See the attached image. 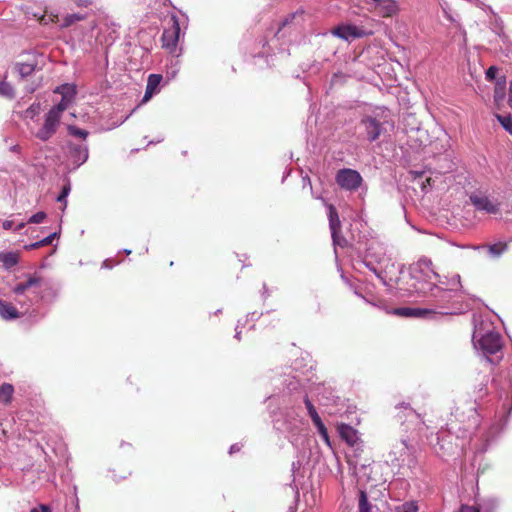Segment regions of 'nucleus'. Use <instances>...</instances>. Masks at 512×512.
Here are the masks:
<instances>
[{"mask_svg":"<svg viewBox=\"0 0 512 512\" xmlns=\"http://www.w3.org/2000/svg\"><path fill=\"white\" fill-rule=\"evenodd\" d=\"M503 98H504L503 88H496L495 95H494L495 101L499 102V101L503 100Z\"/></svg>","mask_w":512,"mask_h":512,"instance_id":"nucleus-45","label":"nucleus"},{"mask_svg":"<svg viewBox=\"0 0 512 512\" xmlns=\"http://www.w3.org/2000/svg\"><path fill=\"white\" fill-rule=\"evenodd\" d=\"M469 412H470V415H469V422H470V424H469L468 428H474V427H476L478 425L479 415L476 412L474 407H471Z\"/></svg>","mask_w":512,"mask_h":512,"instance_id":"nucleus-39","label":"nucleus"},{"mask_svg":"<svg viewBox=\"0 0 512 512\" xmlns=\"http://www.w3.org/2000/svg\"><path fill=\"white\" fill-rule=\"evenodd\" d=\"M102 267H103V268L110 269V268L112 267V265L110 264V261H109V260H105V261L102 263Z\"/></svg>","mask_w":512,"mask_h":512,"instance_id":"nucleus-52","label":"nucleus"},{"mask_svg":"<svg viewBox=\"0 0 512 512\" xmlns=\"http://www.w3.org/2000/svg\"><path fill=\"white\" fill-rule=\"evenodd\" d=\"M31 222H32V216H31V217H29V218H28V220H27V223H28V224H29V223H31Z\"/></svg>","mask_w":512,"mask_h":512,"instance_id":"nucleus-58","label":"nucleus"},{"mask_svg":"<svg viewBox=\"0 0 512 512\" xmlns=\"http://www.w3.org/2000/svg\"><path fill=\"white\" fill-rule=\"evenodd\" d=\"M34 512H52V509L47 504H38L34 506Z\"/></svg>","mask_w":512,"mask_h":512,"instance_id":"nucleus-44","label":"nucleus"},{"mask_svg":"<svg viewBox=\"0 0 512 512\" xmlns=\"http://www.w3.org/2000/svg\"><path fill=\"white\" fill-rule=\"evenodd\" d=\"M508 104L512 108V83H510V86H509Z\"/></svg>","mask_w":512,"mask_h":512,"instance_id":"nucleus-50","label":"nucleus"},{"mask_svg":"<svg viewBox=\"0 0 512 512\" xmlns=\"http://www.w3.org/2000/svg\"><path fill=\"white\" fill-rule=\"evenodd\" d=\"M124 252H125V254H127V255L131 254V250H128V249L124 250Z\"/></svg>","mask_w":512,"mask_h":512,"instance_id":"nucleus-57","label":"nucleus"},{"mask_svg":"<svg viewBox=\"0 0 512 512\" xmlns=\"http://www.w3.org/2000/svg\"><path fill=\"white\" fill-rule=\"evenodd\" d=\"M411 174L414 175V181H416L417 184L421 186L422 191L426 192L427 187L431 186V178L430 177L424 178V175H425L424 172H411Z\"/></svg>","mask_w":512,"mask_h":512,"instance_id":"nucleus-27","label":"nucleus"},{"mask_svg":"<svg viewBox=\"0 0 512 512\" xmlns=\"http://www.w3.org/2000/svg\"><path fill=\"white\" fill-rule=\"evenodd\" d=\"M407 444L405 441H401V443L399 444V455L402 456L403 454H405L406 450H407Z\"/></svg>","mask_w":512,"mask_h":512,"instance_id":"nucleus-48","label":"nucleus"},{"mask_svg":"<svg viewBox=\"0 0 512 512\" xmlns=\"http://www.w3.org/2000/svg\"><path fill=\"white\" fill-rule=\"evenodd\" d=\"M393 313L402 317H414V318H428L436 312L426 308H409L402 307L393 310Z\"/></svg>","mask_w":512,"mask_h":512,"instance_id":"nucleus-14","label":"nucleus"},{"mask_svg":"<svg viewBox=\"0 0 512 512\" xmlns=\"http://www.w3.org/2000/svg\"><path fill=\"white\" fill-rule=\"evenodd\" d=\"M361 124L365 128L367 139L371 142L377 140L383 132L382 123L374 117H365Z\"/></svg>","mask_w":512,"mask_h":512,"instance_id":"nucleus-12","label":"nucleus"},{"mask_svg":"<svg viewBox=\"0 0 512 512\" xmlns=\"http://www.w3.org/2000/svg\"><path fill=\"white\" fill-rule=\"evenodd\" d=\"M239 450H240V447L238 446V444H233V445L230 447V451H229V453H230V454H233V453H235V452H237V451H239Z\"/></svg>","mask_w":512,"mask_h":512,"instance_id":"nucleus-51","label":"nucleus"},{"mask_svg":"<svg viewBox=\"0 0 512 512\" xmlns=\"http://www.w3.org/2000/svg\"><path fill=\"white\" fill-rule=\"evenodd\" d=\"M70 189L71 188H70V184L69 183L64 185L61 194L57 197V201L64 204L63 209L67 205L66 198H67V196H68V194L70 192Z\"/></svg>","mask_w":512,"mask_h":512,"instance_id":"nucleus-41","label":"nucleus"},{"mask_svg":"<svg viewBox=\"0 0 512 512\" xmlns=\"http://www.w3.org/2000/svg\"><path fill=\"white\" fill-rule=\"evenodd\" d=\"M0 316L5 320H11L18 317V312L13 305L0 301Z\"/></svg>","mask_w":512,"mask_h":512,"instance_id":"nucleus-20","label":"nucleus"},{"mask_svg":"<svg viewBox=\"0 0 512 512\" xmlns=\"http://www.w3.org/2000/svg\"><path fill=\"white\" fill-rule=\"evenodd\" d=\"M54 92L60 94L62 96V99H64L65 101L67 100L72 102L76 94V89L75 86L71 84H64L58 86Z\"/></svg>","mask_w":512,"mask_h":512,"instance_id":"nucleus-21","label":"nucleus"},{"mask_svg":"<svg viewBox=\"0 0 512 512\" xmlns=\"http://www.w3.org/2000/svg\"><path fill=\"white\" fill-rule=\"evenodd\" d=\"M371 505L368 503L367 495L364 491H360L359 495V512H370Z\"/></svg>","mask_w":512,"mask_h":512,"instance_id":"nucleus-33","label":"nucleus"},{"mask_svg":"<svg viewBox=\"0 0 512 512\" xmlns=\"http://www.w3.org/2000/svg\"><path fill=\"white\" fill-rule=\"evenodd\" d=\"M33 283H34V294H35L36 293L35 289L38 286V281L35 277H34Z\"/></svg>","mask_w":512,"mask_h":512,"instance_id":"nucleus-55","label":"nucleus"},{"mask_svg":"<svg viewBox=\"0 0 512 512\" xmlns=\"http://www.w3.org/2000/svg\"><path fill=\"white\" fill-rule=\"evenodd\" d=\"M70 189L71 188H70V184L69 183L64 185L61 194L57 197V201L64 204L63 209L67 205L66 198H67V196H68V194L70 192Z\"/></svg>","mask_w":512,"mask_h":512,"instance_id":"nucleus-40","label":"nucleus"},{"mask_svg":"<svg viewBox=\"0 0 512 512\" xmlns=\"http://www.w3.org/2000/svg\"><path fill=\"white\" fill-rule=\"evenodd\" d=\"M0 96L7 99H13L15 97L14 88L10 83L6 81L0 82Z\"/></svg>","mask_w":512,"mask_h":512,"instance_id":"nucleus-28","label":"nucleus"},{"mask_svg":"<svg viewBox=\"0 0 512 512\" xmlns=\"http://www.w3.org/2000/svg\"><path fill=\"white\" fill-rule=\"evenodd\" d=\"M30 512H32V510Z\"/></svg>","mask_w":512,"mask_h":512,"instance_id":"nucleus-60","label":"nucleus"},{"mask_svg":"<svg viewBox=\"0 0 512 512\" xmlns=\"http://www.w3.org/2000/svg\"><path fill=\"white\" fill-rule=\"evenodd\" d=\"M73 2L75 3L76 6H79V7H87L91 3L90 0H73Z\"/></svg>","mask_w":512,"mask_h":512,"instance_id":"nucleus-47","label":"nucleus"},{"mask_svg":"<svg viewBox=\"0 0 512 512\" xmlns=\"http://www.w3.org/2000/svg\"><path fill=\"white\" fill-rule=\"evenodd\" d=\"M328 218H329V227L331 230L333 244L335 246L343 247L346 245V240L339 235L340 231V219L338 213L333 205H328Z\"/></svg>","mask_w":512,"mask_h":512,"instance_id":"nucleus-8","label":"nucleus"},{"mask_svg":"<svg viewBox=\"0 0 512 512\" xmlns=\"http://www.w3.org/2000/svg\"><path fill=\"white\" fill-rule=\"evenodd\" d=\"M339 434L343 440H345L349 445L353 446L358 441V433L357 431L349 425L341 424L338 427Z\"/></svg>","mask_w":512,"mask_h":512,"instance_id":"nucleus-18","label":"nucleus"},{"mask_svg":"<svg viewBox=\"0 0 512 512\" xmlns=\"http://www.w3.org/2000/svg\"><path fill=\"white\" fill-rule=\"evenodd\" d=\"M506 250H507L506 243L500 242V243H496V244L487 246V252L493 258L500 257Z\"/></svg>","mask_w":512,"mask_h":512,"instance_id":"nucleus-26","label":"nucleus"},{"mask_svg":"<svg viewBox=\"0 0 512 512\" xmlns=\"http://www.w3.org/2000/svg\"><path fill=\"white\" fill-rule=\"evenodd\" d=\"M162 81V76L160 74H151L148 77L145 94L143 96L142 102H147L151 99V97L159 92V86Z\"/></svg>","mask_w":512,"mask_h":512,"instance_id":"nucleus-16","label":"nucleus"},{"mask_svg":"<svg viewBox=\"0 0 512 512\" xmlns=\"http://www.w3.org/2000/svg\"><path fill=\"white\" fill-rule=\"evenodd\" d=\"M303 14V11H297L296 13L291 15L292 19H296L297 17H300Z\"/></svg>","mask_w":512,"mask_h":512,"instance_id":"nucleus-53","label":"nucleus"},{"mask_svg":"<svg viewBox=\"0 0 512 512\" xmlns=\"http://www.w3.org/2000/svg\"><path fill=\"white\" fill-rule=\"evenodd\" d=\"M418 506L416 502H405L395 508V512H417Z\"/></svg>","mask_w":512,"mask_h":512,"instance_id":"nucleus-31","label":"nucleus"},{"mask_svg":"<svg viewBox=\"0 0 512 512\" xmlns=\"http://www.w3.org/2000/svg\"><path fill=\"white\" fill-rule=\"evenodd\" d=\"M45 445L46 446L37 444V446L34 447V455L36 454L39 456H43L45 462L47 463V466L50 469H53V462L49 456V450L55 452L56 448H55V446L50 445L48 441H46Z\"/></svg>","mask_w":512,"mask_h":512,"instance_id":"nucleus-19","label":"nucleus"},{"mask_svg":"<svg viewBox=\"0 0 512 512\" xmlns=\"http://www.w3.org/2000/svg\"><path fill=\"white\" fill-rule=\"evenodd\" d=\"M335 180L340 188L349 192H355L363 185L361 174L350 168L340 169L336 173Z\"/></svg>","mask_w":512,"mask_h":512,"instance_id":"nucleus-4","label":"nucleus"},{"mask_svg":"<svg viewBox=\"0 0 512 512\" xmlns=\"http://www.w3.org/2000/svg\"><path fill=\"white\" fill-rule=\"evenodd\" d=\"M314 425L316 426L318 433L320 434L322 439L325 441V443L330 445L328 431H327V428L325 427L324 423L322 422V420L320 419V420L314 422Z\"/></svg>","mask_w":512,"mask_h":512,"instance_id":"nucleus-35","label":"nucleus"},{"mask_svg":"<svg viewBox=\"0 0 512 512\" xmlns=\"http://www.w3.org/2000/svg\"><path fill=\"white\" fill-rule=\"evenodd\" d=\"M289 19L287 18L284 22H283V26H286L288 23H289Z\"/></svg>","mask_w":512,"mask_h":512,"instance_id":"nucleus-56","label":"nucleus"},{"mask_svg":"<svg viewBox=\"0 0 512 512\" xmlns=\"http://www.w3.org/2000/svg\"><path fill=\"white\" fill-rule=\"evenodd\" d=\"M14 70L20 79H25L32 74V64L26 62H17Z\"/></svg>","mask_w":512,"mask_h":512,"instance_id":"nucleus-24","label":"nucleus"},{"mask_svg":"<svg viewBox=\"0 0 512 512\" xmlns=\"http://www.w3.org/2000/svg\"><path fill=\"white\" fill-rule=\"evenodd\" d=\"M469 199L478 211H483L487 214H497L500 211V202L481 192L472 193Z\"/></svg>","mask_w":512,"mask_h":512,"instance_id":"nucleus-5","label":"nucleus"},{"mask_svg":"<svg viewBox=\"0 0 512 512\" xmlns=\"http://www.w3.org/2000/svg\"><path fill=\"white\" fill-rule=\"evenodd\" d=\"M372 10L382 17H391L398 12V5L395 0H365Z\"/></svg>","mask_w":512,"mask_h":512,"instance_id":"nucleus-7","label":"nucleus"},{"mask_svg":"<svg viewBox=\"0 0 512 512\" xmlns=\"http://www.w3.org/2000/svg\"><path fill=\"white\" fill-rule=\"evenodd\" d=\"M439 281V283H441L442 285H445L449 288H443V287H440V286H437V285H434V284H429V288L428 290L424 287V284H422L421 286L417 287V291L421 292V293H430V295L432 297H434L437 301H439L440 303H444V302H447L449 301V299L451 298V291L454 289V287L456 286H460V275L456 274L454 275L448 283H444L440 280V278L437 280Z\"/></svg>","mask_w":512,"mask_h":512,"instance_id":"nucleus-3","label":"nucleus"},{"mask_svg":"<svg viewBox=\"0 0 512 512\" xmlns=\"http://www.w3.org/2000/svg\"><path fill=\"white\" fill-rule=\"evenodd\" d=\"M2 227L5 230L21 231L25 227V223L22 221L16 222L15 220H5L2 223Z\"/></svg>","mask_w":512,"mask_h":512,"instance_id":"nucleus-30","label":"nucleus"},{"mask_svg":"<svg viewBox=\"0 0 512 512\" xmlns=\"http://www.w3.org/2000/svg\"><path fill=\"white\" fill-rule=\"evenodd\" d=\"M13 386L7 383H4L0 386V401L1 402H8L13 394Z\"/></svg>","mask_w":512,"mask_h":512,"instance_id":"nucleus-29","label":"nucleus"},{"mask_svg":"<svg viewBox=\"0 0 512 512\" xmlns=\"http://www.w3.org/2000/svg\"><path fill=\"white\" fill-rule=\"evenodd\" d=\"M180 36V26L178 19L172 17V26L164 30L162 35L163 47L169 49L171 52L175 49Z\"/></svg>","mask_w":512,"mask_h":512,"instance_id":"nucleus-10","label":"nucleus"},{"mask_svg":"<svg viewBox=\"0 0 512 512\" xmlns=\"http://www.w3.org/2000/svg\"><path fill=\"white\" fill-rule=\"evenodd\" d=\"M497 72H498V69L495 67V66H491L487 69L486 71V78L488 80H493L495 79L496 75H497Z\"/></svg>","mask_w":512,"mask_h":512,"instance_id":"nucleus-43","label":"nucleus"},{"mask_svg":"<svg viewBox=\"0 0 512 512\" xmlns=\"http://www.w3.org/2000/svg\"><path fill=\"white\" fill-rule=\"evenodd\" d=\"M473 344L491 363L502 358V337L491 328V324L481 322L475 325Z\"/></svg>","mask_w":512,"mask_h":512,"instance_id":"nucleus-1","label":"nucleus"},{"mask_svg":"<svg viewBox=\"0 0 512 512\" xmlns=\"http://www.w3.org/2000/svg\"><path fill=\"white\" fill-rule=\"evenodd\" d=\"M86 18V14L83 13H72L65 15L61 20L58 15H42L38 18V20L42 24H48L49 22H57L60 23V27L67 28L72 26L74 23L82 21Z\"/></svg>","mask_w":512,"mask_h":512,"instance_id":"nucleus-9","label":"nucleus"},{"mask_svg":"<svg viewBox=\"0 0 512 512\" xmlns=\"http://www.w3.org/2000/svg\"><path fill=\"white\" fill-rule=\"evenodd\" d=\"M333 35L346 40L352 41L365 35L364 31L354 25H341L332 31Z\"/></svg>","mask_w":512,"mask_h":512,"instance_id":"nucleus-13","label":"nucleus"},{"mask_svg":"<svg viewBox=\"0 0 512 512\" xmlns=\"http://www.w3.org/2000/svg\"><path fill=\"white\" fill-rule=\"evenodd\" d=\"M411 274L415 279H422L426 282L432 279L438 280L440 275L432 268V261L428 258L419 259L412 267Z\"/></svg>","mask_w":512,"mask_h":512,"instance_id":"nucleus-6","label":"nucleus"},{"mask_svg":"<svg viewBox=\"0 0 512 512\" xmlns=\"http://www.w3.org/2000/svg\"><path fill=\"white\" fill-rule=\"evenodd\" d=\"M68 132L70 135H72L74 137H78L82 140H85L86 137L88 136V132L86 130L80 129L74 125L68 126Z\"/></svg>","mask_w":512,"mask_h":512,"instance_id":"nucleus-37","label":"nucleus"},{"mask_svg":"<svg viewBox=\"0 0 512 512\" xmlns=\"http://www.w3.org/2000/svg\"><path fill=\"white\" fill-rule=\"evenodd\" d=\"M314 425L316 426L318 433L320 434L322 439L325 441V443L330 445L328 431H327V428L325 427L324 423L322 422V420L320 419V420L314 422Z\"/></svg>","mask_w":512,"mask_h":512,"instance_id":"nucleus-36","label":"nucleus"},{"mask_svg":"<svg viewBox=\"0 0 512 512\" xmlns=\"http://www.w3.org/2000/svg\"><path fill=\"white\" fill-rule=\"evenodd\" d=\"M368 302L370 303V301H368ZM371 304H372L373 306H376V307H378V308H381V309L386 310V312H387V313H390V311H388V310L385 308L384 302H383V301H381V300H379L378 302H371Z\"/></svg>","mask_w":512,"mask_h":512,"instance_id":"nucleus-49","label":"nucleus"},{"mask_svg":"<svg viewBox=\"0 0 512 512\" xmlns=\"http://www.w3.org/2000/svg\"><path fill=\"white\" fill-rule=\"evenodd\" d=\"M498 121L501 123L502 127L512 135V118L511 116H502L496 115Z\"/></svg>","mask_w":512,"mask_h":512,"instance_id":"nucleus-38","label":"nucleus"},{"mask_svg":"<svg viewBox=\"0 0 512 512\" xmlns=\"http://www.w3.org/2000/svg\"><path fill=\"white\" fill-rule=\"evenodd\" d=\"M31 285H32V277H29V278L26 280L25 284H18V285L14 288V292H15L16 294H22V293L25 291V289H26L27 287L31 286Z\"/></svg>","mask_w":512,"mask_h":512,"instance_id":"nucleus-42","label":"nucleus"},{"mask_svg":"<svg viewBox=\"0 0 512 512\" xmlns=\"http://www.w3.org/2000/svg\"><path fill=\"white\" fill-rule=\"evenodd\" d=\"M275 427L286 435L294 447L299 448L304 445L307 437V423L295 411H288L281 419H277Z\"/></svg>","mask_w":512,"mask_h":512,"instance_id":"nucleus-2","label":"nucleus"},{"mask_svg":"<svg viewBox=\"0 0 512 512\" xmlns=\"http://www.w3.org/2000/svg\"><path fill=\"white\" fill-rule=\"evenodd\" d=\"M236 334H235V338L236 339H240V334H241V331L239 330V324L236 326Z\"/></svg>","mask_w":512,"mask_h":512,"instance_id":"nucleus-54","label":"nucleus"},{"mask_svg":"<svg viewBox=\"0 0 512 512\" xmlns=\"http://www.w3.org/2000/svg\"><path fill=\"white\" fill-rule=\"evenodd\" d=\"M314 425L316 426L318 433L320 434L322 439L325 441V443L330 445L328 431H327V428L325 427L324 423L322 422V420L320 419V420L314 422Z\"/></svg>","mask_w":512,"mask_h":512,"instance_id":"nucleus-34","label":"nucleus"},{"mask_svg":"<svg viewBox=\"0 0 512 512\" xmlns=\"http://www.w3.org/2000/svg\"><path fill=\"white\" fill-rule=\"evenodd\" d=\"M304 403H305L306 409H307L308 414L310 415L313 423L320 420L321 419L320 416L318 415L314 405L312 404V402L309 400L308 397H305Z\"/></svg>","mask_w":512,"mask_h":512,"instance_id":"nucleus-32","label":"nucleus"},{"mask_svg":"<svg viewBox=\"0 0 512 512\" xmlns=\"http://www.w3.org/2000/svg\"><path fill=\"white\" fill-rule=\"evenodd\" d=\"M70 157L76 166H80L88 159V147L86 144H70Z\"/></svg>","mask_w":512,"mask_h":512,"instance_id":"nucleus-15","label":"nucleus"},{"mask_svg":"<svg viewBox=\"0 0 512 512\" xmlns=\"http://www.w3.org/2000/svg\"><path fill=\"white\" fill-rule=\"evenodd\" d=\"M44 218H45V213H43V212L34 213V224L41 223Z\"/></svg>","mask_w":512,"mask_h":512,"instance_id":"nucleus-46","label":"nucleus"},{"mask_svg":"<svg viewBox=\"0 0 512 512\" xmlns=\"http://www.w3.org/2000/svg\"><path fill=\"white\" fill-rule=\"evenodd\" d=\"M0 263L5 269H11L18 263V254L14 252H0Z\"/></svg>","mask_w":512,"mask_h":512,"instance_id":"nucleus-22","label":"nucleus"},{"mask_svg":"<svg viewBox=\"0 0 512 512\" xmlns=\"http://www.w3.org/2000/svg\"><path fill=\"white\" fill-rule=\"evenodd\" d=\"M32 106L28 107L26 112L28 113L31 110Z\"/></svg>","mask_w":512,"mask_h":512,"instance_id":"nucleus-59","label":"nucleus"},{"mask_svg":"<svg viewBox=\"0 0 512 512\" xmlns=\"http://www.w3.org/2000/svg\"><path fill=\"white\" fill-rule=\"evenodd\" d=\"M70 101H65L64 99L61 98V101L53 106L49 111H48V114L54 116L55 118L61 120V116H62V113L68 108V106L70 105Z\"/></svg>","mask_w":512,"mask_h":512,"instance_id":"nucleus-25","label":"nucleus"},{"mask_svg":"<svg viewBox=\"0 0 512 512\" xmlns=\"http://www.w3.org/2000/svg\"><path fill=\"white\" fill-rule=\"evenodd\" d=\"M503 425L500 421L491 425L484 435L483 443L480 447H477V451L485 452L489 443L502 431Z\"/></svg>","mask_w":512,"mask_h":512,"instance_id":"nucleus-17","label":"nucleus"},{"mask_svg":"<svg viewBox=\"0 0 512 512\" xmlns=\"http://www.w3.org/2000/svg\"><path fill=\"white\" fill-rule=\"evenodd\" d=\"M59 124V119L47 113L45 115L43 126L38 130L36 137L42 141L48 140L55 134Z\"/></svg>","mask_w":512,"mask_h":512,"instance_id":"nucleus-11","label":"nucleus"},{"mask_svg":"<svg viewBox=\"0 0 512 512\" xmlns=\"http://www.w3.org/2000/svg\"><path fill=\"white\" fill-rule=\"evenodd\" d=\"M58 236L57 231L50 232L47 236L41 237L40 234L34 235V249L49 245Z\"/></svg>","mask_w":512,"mask_h":512,"instance_id":"nucleus-23","label":"nucleus"}]
</instances>
